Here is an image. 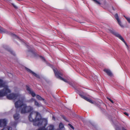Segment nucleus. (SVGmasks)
<instances>
[{"label":"nucleus","instance_id":"nucleus-6","mask_svg":"<svg viewBox=\"0 0 130 130\" xmlns=\"http://www.w3.org/2000/svg\"><path fill=\"white\" fill-rule=\"evenodd\" d=\"M25 69L26 71H27L28 72H30V73H31L32 74L33 76L38 78H39L40 76L39 75L35 73L34 72H33L32 71H31V70H30L29 69L26 68H25Z\"/></svg>","mask_w":130,"mask_h":130},{"label":"nucleus","instance_id":"nucleus-5","mask_svg":"<svg viewBox=\"0 0 130 130\" xmlns=\"http://www.w3.org/2000/svg\"><path fill=\"white\" fill-rule=\"evenodd\" d=\"M115 17L117 20V21L121 27H123V25L121 21L120 20L119 18L118 17V14H116L115 15Z\"/></svg>","mask_w":130,"mask_h":130},{"label":"nucleus","instance_id":"nucleus-1","mask_svg":"<svg viewBox=\"0 0 130 130\" xmlns=\"http://www.w3.org/2000/svg\"><path fill=\"white\" fill-rule=\"evenodd\" d=\"M1 84L2 87H4V89L0 91V97L5 96H6L7 98L9 99L18 100L15 103V106L16 107H21V113H24L29 112L32 109V107L30 106H26V105L24 104L23 101L20 98V96L17 94H14L13 93L8 94L11 91L8 88V86L5 85L3 81Z\"/></svg>","mask_w":130,"mask_h":130},{"label":"nucleus","instance_id":"nucleus-19","mask_svg":"<svg viewBox=\"0 0 130 130\" xmlns=\"http://www.w3.org/2000/svg\"><path fill=\"white\" fill-rule=\"evenodd\" d=\"M35 104L36 106H38V103L36 101L35 102Z\"/></svg>","mask_w":130,"mask_h":130},{"label":"nucleus","instance_id":"nucleus-27","mask_svg":"<svg viewBox=\"0 0 130 130\" xmlns=\"http://www.w3.org/2000/svg\"><path fill=\"white\" fill-rule=\"evenodd\" d=\"M113 10H115L113 8Z\"/></svg>","mask_w":130,"mask_h":130},{"label":"nucleus","instance_id":"nucleus-10","mask_svg":"<svg viewBox=\"0 0 130 130\" xmlns=\"http://www.w3.org/2000/svg\"><path fill=\"white\" fill-rule=\"evenodd\" d=\"M27 90L28 91V92L29 94H30L33 97H34L35 95V94L31 90L29 87H27Z\"/></svg>","mask_w":130,"mask_h":130},{"label":"nucleus","instance_id":"nucleus-2","mask_svg":"<svg viewBox=\"0 0 130 130\" xmlns=\"http://www.w3.org/2000/svg\"><path fill=\"white\" fill-rule=\"evenodd\" d=\"M29 119L31 121L34 122L35 125H39L44 121L41 118L40 115L37 112H32L29 116Z\"/></svg>","mask_w":130,"mask_h":130},{"label":"nucleus","instance_id":"nucleus-13","mask_svg":"<svg viewBox=\"0 0 130 130\" xmlns=\"http://www.w3.org/2000/svg\"><path fill=\"white\" fill-rule=\"evenodd\" d=\"M6 30L0 27V33H4L6 32Z\"/></svg>","mask_w":130,"mask_h":130},{"label":"nucleus","instance_id":"nucleus-28","mask_svg":"<svg viewBox=\"0 0 130 130\" xmlns=\"http://www.w3.org/2000/svg\"><path fill=\"white\" fill-rule=\"evenodd\" d=\"M10 74V75H11V74Z\"/></svg>","mask_w":130,"mask_h":130},{"label":"nucleus","instance_id":"nucleus-26","mask_svg":"<svg viewBox=\"0 0 130 130\" xmlns=\"http://www.w3.org/2000/svg\"><path fill=\"white\" fill-rule=\"evenodd\" d=\"M52 119L53 120L55 119V118L54 117H53H53Z\"/></svg>","mask_w":130,"mask_h":130},{"label":"nucleus","instance_id":"nucleus-11","mask_svg":"<svg viewBox=\"0 0 130 130\" xmlns=\"http://www.w3.org/2000/svg\"><path fill=\"white\" fill-rule=\"evenodd\" d=\"M13 117L14 119L16 120L18 119L19 118V115L17 114H15L14 115Z\"/></svg>","mask_w":130,"mask_h":130},{"label":"nucleus","instance_id":"nucleus-3","mask_svg":"<svg viewBox=\"0 0 130 130\" xmlns=\"http://www.w3.org/2000/svg\"><path fill=\"white\" fill-rule=\"evenodd\" d=\"M106 31L108 32L112 33L115 35L116 36L118 37L126 45H127L126 43L124 40V39L122 37V36L119 34L118 33L114 31L112 28L110 27L109 28L107 29Z\"/></svg>","mask_w":130,"mask_h":130},{"label":"nucleus","instance_id":"nucleus-18","mask_svg":"<svg viewBox=\"0 0 130 130\" xmlns=\"http://www.w3.org/2000/svg\"><path fill=\"white\" fill-rule=\"evenodd\" d=\"M12 4L15 8L16 9L17 8V7L15 4L12 3Z\"/></svg>","mask_w":130,"mask_h":130},{"label":"nucleus","instance_id":"nucleus-29","mask_svg":"<svg viewBox=\"0 0 130 130\" xmlns=\"http://www.w3.org/2000/svg\"><path fill=\"white\" fill-rule=\"evenodd\" d=\"M124 130H125V129H124Z\"/></svg>","mask_w":130,"mask_h":130},{"label":"nucleus","instance_id":"nucleus-24","mask_svg":"<svg viewBox=\"0 0 130 130\" xmlns=\"http://www.w3.org/2000/svg\"><path fill=\"white\" fill-rule=\"evenodd\" d=\"M110 101L112 103H114L113 101L112 100H111Z\"/></svg>","mask_w":130,"mask_h":130},{"label":"nucleus","instance_id":"nucleus-21","mask_svg":"<svg viewBox=\"0 0 130 130\" xmlns=\"http://www.w3.org/2000/svg\"><path fill=\"white\" fill-rule=\"evenodd\" d=\"M69 125L70 126V127L72 129H74V128L73 127V126L72 125H71L70 124H69Z\"/></svg>","mask_w":130,"mask_h":130},{"label":"nucleus","instance_id":"nucleus-7","mask_svg":"<svg viewBox=\"0 0 130 130\" xmlns=\"http://www.w3.org/2000/svg\"><path fill=\"white\" fill-rule=\"evenodd\" d=\"M104 71L108 75L110 76H113V74L110 70L105 69H104Z\"/></svg>","mask_w":130,"mask_h":130},{"label":"nucleus","instance_id":"nucleus-25","mask_svg":"<svg viewBox=\"0 0 130 130\" xmlns=\"http://www.w3.org/2000/svg\"><path fill=\"white\" fill-rule=\"evenodd\" d=\"M41 58L43 60H45V59L44 57H42Z\"/></svg>","mask_w":130,"mask_h":130},{"label":"nucleus","instance_id":"nucleus-16","mask_svg":"<svg viewBox=\"0 0 130 130\" xmlns=\"http://www.w3.org/2000/svg\"><path fill=\"white\" fill-rule=\"evenodd\" d=\"M59 126L60 128H63L64 126L62 123H60L59 124Z\"/></svg>","mask_w":130,"mask_h":130},{"label":"nucleus","instance_id":"nucleus-22","mask_svg":"<svg viewBox=\"0 0 130 130\" xmlns=\"http://www.w3.org/2000/svg\"><path fill=\"white\" fill-rule=\"evenodd\" d=\"M124 114L125 115H126V116H128V114L126 112H124Z\"/></svg>","mask_w":130,"mask_h":130},{"label":"nucleus","instance_id":"nucleus-17","mask_svg":"<svg viewBox=\"0 0 130 130\" xmlns=\"http://www.w3.org/2000/svg\"><path fill=\"white\" fill-rule=\"evenodd\" d=\"M36 98L37 99H38L39 100H41L42 99V98H41V97L40 96L38 95L37 96Z\"/></svg>","mask_w":130,"mask_h":130},{"label":"nucleus","instance_id":"nucleus-4","mask_svg":"<svg viewBox=\"0 0 130 130\" xmlns=\"http://www.w3.org/2000/svg\"><path fill=\"white\" fill-rule=\"evenodd\" d=\"M53 70L56 76L59 79L63 80L66 82L68 83L69 82L68 80L62 78L60 76V75H61V74L59 73L58 72H57L54 69H53Z\"/></svg>","mask_w":130,"mask_h":130},{"label":"nucleus","instance_id":"nucleus-9","mask_svg":"<svg viewBox=\"0 0 130 130\" xmlns=\"http://www.w3.org/2000/svg\"><path fill=\"white\" fill-rule=\"evenodd\" d=\"M6 121L5 119L0 120V127L4 126L6 124Z\"/></svg>","mask_w":130,"mask_h":130},{"label":"nucleus","instance_id":"nucleus-20","mask_svg":"<svg viewBox=\"0 0 130 130\" xmlns=\"http://www.w3.org/2000/svg\"><path fill=\"white\" fill-rule=\"evenodd\" d=\"M2 83V81L0 79V87L2 86V85L1 84Z\"/></svg>","mask_w":130,"mask_h":130},{"label":"nucleus","instance_id":"nucleus-12","mask_svg":"<svg viewBox=\"0 0 130 130\" xmlns=\"http://www.w3.org/2000/svg\"><path fill=\"white\" fill-rule=\"evenodd\" d=\"M12 128L8 126H6L4 127L3 129L1 130H11Z\"/></svg>","mask_w":130,"mask_h":130},{"label":"nucleus","instance_id":"nucleus-15","mask_svg":"<svg viewBox=\"0 0 130 130\" xmlns=\"http://www.w3.org/2000/svg\"><path fill=\"white\" fill-rule=\"evenodd\" d=\"M124 17L127 20L128 22L130 23V18L129 17H127L124 16Z\"/></svg>","mask_w":130,"mask_h":130},{"label":"nucleus","instance_id":"nucleus-14","mask_svg":"<svg viewBox=\"0 0 130 130\" xmlns=\"http://www.w3.org/2000/svg\"><path fill=\"white\" fill-rule=\"evenodd\" d=\"M96 3L99 4H101V3L103 0H93Z\"/></svg>","mask_w":130,"mask_h":130},{"label":"nucleus","instance_id":"nucleus-23","mask_svg":"<svg viewBox=\"0 0 130 130\" xmlns=\"http://www.w3.org/2000/svg\"><path fill=\"white\" fill-rule=\"evenodd\" d=\"M107 98L110 101L111 100L110 99H109V98Z\"/></svg>","mask_w":130,"mask_h":130},{"label":"nucleus","instance_id":"nucleus-8","mask_svg":"<svg viewBox=\"0 0 130 130\" xmlns=\"http://www.w3.org/2000/svg\"><path fill=\"white\" fill-rule=\"evenodd\" d=\"M80 95L82 98L84 99L87 101L90 102V103H91L92 104H93L94 103V102H93L91 100L88 98L87 97L84 96L82 95Z\"/></svg>","mask_w":130,"mask_h":130}]
</instances>
